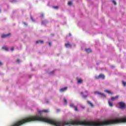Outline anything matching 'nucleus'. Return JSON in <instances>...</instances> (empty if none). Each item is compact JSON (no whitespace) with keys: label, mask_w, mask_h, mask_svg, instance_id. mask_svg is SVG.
I'll return each mask as SVG.
<instances>
[{"label":"nucleus","mask_w":126,"mask_h":126,"mask_svg":"<svg viewBox=\"0 0 126 126\" xmlns=\"http://www.w3.org/2000/svg\"><path fill=\"white\" fill-rule=\"evenodd\" d=\"M120 109H125L126 108V103L123 102L118 103Z\"/></svg>","instance_id":"1"},{"label":"nucleus","mask_w":126,"mask_h":126,"mask_svg":"<svg viewBox=\"0 0 126 126\" xmlns=\"http://www.w3.org/2000/svg\"><path fill=\"white\" fill-rule=\"evenodd\" d=\"M95 94H98V95H100V96H101V97H103V98H106V95H105V94L102 93H100L99 92H96L95 93Z\"/></svg>","instance_id":"2"},{"label":"nucleus","mask_w":126,"mask_h":126,"mask_svg":"<svg viewBox=\"0 0 126 126\" xmlns=\"http://www.w3.org/2000/svg\"><path fill=\"white\" fill-rule=\"evenodd\" d=\"M70 107H71V108H73L75 110V111H76V112L78 111V108L77 107V106H74V105H73V104L71 103L70 104Z\"/></svg>","instance_id":"3"},{"label":"nucleus","mask_w":126,"mask_h":126,"mask_svg":"<svg viewBox=\"0 0 126 126\" xmlns=\"http://www.w3.org/2000/svg\"><path fill=\"white\" fill-rule=\"evenodd\" d=\"M11 34L8 33L7 34H2L1 35V38H6V37H9V36H11Z\"/></svg>","instance_id":"4"},{"label":"nucleus","mask_w":126,"mask_h":126,"mask_svg":"<svg viewBox=\"0 0 126 126\" xmlns=\"http://www.w3.org/2000/svg\"><path fill=\"white\" fill-rule=\"evenodd\" d=\"M119 98V95H117L115 97H111V101H115V100H118Z\"/></svg>","instance_id":"5"},{"label":"nucleus","mask_w":126,"mask_h":126,"mask_svg":"<svg viewBox=\"0 0 126 126\" xmlns=\"http://www.w3.org/2000/svg\"><path fill=\"white\" fill-rule=\"evenodd\" d=\"M39 114H42V113H49V110H41L39 112Z\"/></svg>","instance_id":"6"},{"label":"nucleus","mask_w":126,"mask_h":126,"mask_svg":"<svg viewBox=\"0 0 126 126\" xmlns=\"http://www.w3.org/2000/svg\"><path fill=\"white\" fill-rule=\"evenodd\" d=\"M65 47L66 48H71V44H69V43H65Z\"/></svg>","instance_id":"7"},{"label":"nucleus","mask_w":126,"mask_h":126,"mask_svg":"<svg viewBox=\"0 0 126 126\" xmlns=\"http://www.w3.org/2000/svg\"><path fill=\"white\" fill-rule=\"evenodd\" d=\"M67 89V87L62 88L60 90V92H64Z\"/></svg>","instance_id":"8"},{"label":"nucleus","mask_w":126,"mask_h":126,"mask_svg":"<svg viewBox=\"0 0 126 126\" xmlns=\"http://www.w3.org/2000/svg\"><path fill=\"white\" fill-rule=\"evenodd\" d=\"M105 92H106V93H108V94H111V95H113V94H114V93L113 92H112L111 91H109V90H105L104 91Z\"/></svg>","instance_id":"9"},{"label":"nucleus","mask_w":126,"mask_h":126,"mask_svg":"<svg viewBox=\"0 0 126 126\" xmlns=\"http://www.w3.org/2000/svg\"><path fill=\"white\" fill-rule=\"evenodd\" d=\"M86 52L88 53V54H89V53H91L92 52V50L90 49H85Z\"/></svg>","instance_id":"10"},{"label":"nucleus","mask_w":126,"mask_h":126,"mask_svg":"<svg viewBox=\"0 0 126 126\" xmlns=\"http://www.w3.org/2000/svg\"><path fill=\"white\" fill-rule=\"evenodd\" d=\"M108 105L110 107H113V103L111 102V100H108Z\"/></svg>","instance_id":"11"},{"label":"nucleus","mask_w":126,"mask_h":126,"mask_svg":"<svg viewBox=\"0 0 126 126\" xmlns=\"http://www.w3.org/2000/svg\"><path fill=\"white\" fill-rule=\"evenodd\" d=\"M99 78H102V79H104L105 78V76L102 74H100L99 75Z\"/></svg>","instance_id":"12"},{"label":"nucleus","mask_w":126,"mask_h":126,"mask_svg":"<svg viewBox=\"0 0 126 126\" xmlns=\"http://www.w3.org/2000/svg\"><path fill=\"white\" fill-rule=\"evenodd\" d=\"M82 82H83V80H82V79H79L78 80V83H79L80 84H81V83H82Z\"/></svg>","instance_id":"13"},{"label":"nucleus","mask_w":126,"mask_h":126,"mask_svg":"<svg viewBox=\"0 0 126 126\" xmlns=\"http://www.w3.org/2000/svg\"><path fill=\"white\" fill-rule=\"evenodd\" d=\"M87 103L89 105H90L91 107H92V108H93V107H94V105L92 104V103H91V102L88 101Z\"/></svg>","instance_id":"14"},{"label":"nucleus","mask_w":126,"mask_h":126,"mask_svg":"<svg viewBox=\"0 0 126 126\" xmlns=\"http://www.w3.org/2000/svg\"><path fill=\"white\" fill-rule=\"evenodd\" d=\"M81 94H82V95H83V98H87V97H88V95H83V93H82V92H81Z\"/></svg>","instance_id":"15"},{"label":"nucleus","mask_w":126,"mask_h":126,"mask_svg":"<svg viewBox=\"0 0 126 126\" xmlns=\"http://www.w3.org/2000/svg\"><path fill=\"white\" fill-rule=\"evenodd\" d=\"M53 8H54V9H59V6H53Z\"/></svg>","instance_id":"16"},{"label":"nucleus","mask_w":126,"mask_h":126,"mask_svg":"<svg viewBox=\"0 0 126 126\" xmlns=\"http://www.w3.org/2000/svg\"><path fill=\"white\" fill-rule=\"evenodd\" d=\"M2 49L5 50V51H8V48H7L6 47H3Z\"/></svg>","instance_id":"17"},{"label":"nucleus","mask_w":126,"mask_h":126,"mask_svg":"<svg viewBox=\"0 0 126 126\" xmlns=\"http://www.w3.org/2000/svg\"><path fill=\"white\" fill-rule=\"evenodd\" d=\"M122 83L123 84V86H126V82L122 81Z\"/></svg>","instance_id":"18"},{"label":"nucleus","mask_w":126,"mask_h":126,"mask_svg":"<svg viewBox=\"0 0 126 126\" xmlns=\"http://www.w3.org/2000/svg\"><path fill=\"white\" fill-rule=\"evenodd\" d=\"M68 5H72V2H71V1L68 2Z\"/></svg>","instance_id":"19"},{"label":"nucleus","mask_w":126,"mask_h":126,"mask_svg":"<svg viewBox=\"0 0 126 126\" xmlns=\"http://www.w3.org/2000/svg\"><path fill=\"white\" fill-rule=\"evenodd\" d=\"M64 103H65V105H66L67 103V101L66 100V99L64 98Z\"/></svg>","instance_id":"20"},{"label":"nucleus","mask_w":126,"mask_h":126,"mask_svg":"<svg viewBox=\"0 0 126 126\" xmlns=\"http://www.w3.org/2000/svg\"><path fill=\"white\" fill-rule=\"evenodd\" d=\"M95 78L96 79H99V78H100V77H99V76H95Z\"/></svg>","instance_id":"21"},{"label":"nucleus","mask_w":126,"mask_h":126,"mask_svg":"<svg viewBox=\"0 0 126 126\" xmlns=\"http://www.w3.org/2000/svg\"><path fill=\"white\" fill-rule=\"evenodd\" d=\"M112 2H113V3H114L115 5H117V2H116V1L113 0V1H112Z\"/></svg>","instance_id":"22"},{"label":"nucleus","mask_w":126,"mask_h":126,"mask_svg":"<svg viewBox=\"0 0 126 126\" xmlns=\"http://www.w3.org/2000/svg\"><path fill=\"white\" fill-rule=\"evenodd\" d=\"M39 43H41V44H43V43H44V41L43 40H40Z\"/></svg>","instance_id":"23"},{"label":"nucleus","mask_w":126,"mask_h":126,"mask_svg":"<svg viewBox=\"0 0 126 126\" xmlns=\"http://www.w3.org/2000/svg\"><path fill=\"white\" fill-rule=\"evenodd\" d=\"M36 44H38V43H40V40H37L36 41Z\"/></svg>","instance_id":"24"},{"label":"nucleus","mask_w":126,"mask_h":126,"mask_svg":"<svg viewBox=\"0 0 126 126\" xmlns=\"http://www.w3.org/2000/svg\"><path fill=\"white\" fill-rule=\"evenodd\" d=\"M49 45L50 47H51V46H52V44L51 43V42H49Z\"/></svg>","instance_id":"25"},{"label":"nucleus","mask_w":126,"mask_h":126,"mask_svg":"<svg viewBox=\"0 0 126 126\" xmlns=\"http://www.w3.org/2000/svg\"><path fill=\"white\" fill-rule=\"evenodd\" d=\"M13 50H14V48L12 47L11 49V51H13Z\"/></svg>","instance_id":"26"},{"label":"nucleus","mask_w":126,"mask_h":126,"mask_svg":"<svg viewBox=\"0 0 126 126\" xmlns=\"http://www.w3.org/2000/svg\"><path fill=\"white\" fill-rule=\"evenodd\" d=\"M20 60H19V59H18L17 60V62H18V63H20Z\"/></svg>","instance_id":"27"},{"label":"nucleus","mask_w":126,"mask_h":126,"mask_svg":"<svg viewBox=\"0 0 126 126\" xmlns=\"http://www.w3.org/2000/svg\"><path fill=\"white\" fill-rule=\"evenodd\" d=\"M24 25H26V26H27V23H24Z\"/></svg>","instance_id":"28"},{"label":"nucleus","mask_w":126,"mask_h":126,"mask_svg":"<svg viewBox=\"0 0 126 126\" xmlns=\"http://www.w3.org/2000/svg\"><path fill=\"white\" fill-rule=\"evenodd\" d=\"M57 112H60L61 110H60V109H57Z\"/></svg>","instance_id":"29"},{"label":"nucleus","mask_w":126,"mask_h":126,"mask_svg":"<svg viewBox=\"0 0 126 126\" xmlns=\"http://www.w3.org/2000/svg\"><path fill=\"white\" fill-rule=\"evenodd\" d=\"M50 73V74H52V73H54V71L51 72Z\"/></svg>","instance_id":"30"},{"label":"nucleus","mask_w":126,"mask_h":126,"mask_svg":"<svg viewBox=\"0 0 126 126\" xmlns=\"http://www.w3.org/2000/svg\"><path fill=\"white\" fill-rule=\"evenodd\" d=\"M2 64V63H1V62H0V66Z\"/></svg>","instance_id":"31"},{"label":"nucleus","mask_w":126,"mask_h":126,"mask_svg":"<svg viewBox=\"0 0 126 126\" xmlns=\"http://www.w3.org/2000/svg\"><path fill=\"white\" fill-rule=\"evenodd\" d=\"M31 19L32 21H34V20H33V18H31Z\"/></svg>","instance_id":"32"},{"label":"nucleus","mask_w":126,"mask_h":126,"mask_svg":"<svg viewBox=\"0 0 126 126\" xmlns=\"http://www.w3.org/2000/svg\"><path fill=\"white\" fill-rule=\"evenodd\" d=\"M13 2L16 1V0H13Z\"/></svg>","instance_id":"33"},{"label":"nucleus","mask_w":126,"mask_h":126,"mask_svg":"<svg viewBox=\"0 0 126 126\" xmlns=\"http://www.w3.org/2000/svg\"><path fill=\"white\" fill-rule=\"evenodd\" d=\"M85 92H86V93H87V91H85Z\"/></svg>","instance_id":"34"},{"label":"nucleus","mask_w":126,"mask_h":126,"mask_svg":"<svg viewBox=\"0 0 126 126\" xmlns=\"http://www.w3.org/2000/svg\"><path fill=\"white\" fill-rule=\"evenodd\" d=\"M82 108H83V109H84V107H83Z\"/></svg>","instance_id":"35"}]
</instances>
